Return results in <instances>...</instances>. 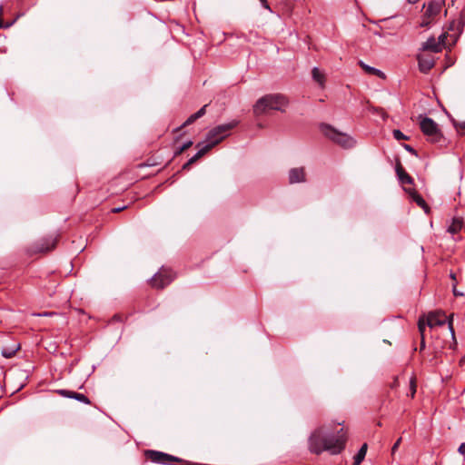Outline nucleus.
<instances>
[{
  "label": "nucleus",
  "instance_id": "obj_1",
  "mask_svg": "<svg viewBox=\"0 0 465 465\" xmlns=\"http://www.w3.org/2000/svg\"><path fill=\"white\" fill-rule=\"evenodd\" d=\"M289 104L288 98L281 94H266L261 97L253 105V114L256 116L265 114L269 110L284 112Z\"/></svg>",
  "mask_w": 465,
  "mask_h": 465
},
{
  "label": "nucleus",
  "instance_id": "obj_2",
  "mask_svg": "<svg viewBox=\"0 0 465 465\" xmlns=\"http://www.w3.org/2000/svg\"><path fill=\"white\" fill-rule=\"evenodd\" d=\"M320 129L326 138L331 140L334 143L342 148L350 149L355 145V141L352 137L345 133L340 132L330 124H322Z\"/></svg>",
  "mask_w": 465,
  "mask_h": 465
},
{
  "label": "nucleus",
  "instance_id": "obj_3",
  "mask_svg": "<svg viewBox=\"0 0 465 465\" xmlns=\"http://www.w3.org/2000/svg\"><path fill=\"white\" fill-rule=\"evenodd\" d=\"M453 316V313H450L449 316H447L444 311L435 310L425 314V319L427 325L431 329L448 323L451 336L454 338Z\"/></svg>",
  "mask_w": 465,
  "mask_h": 465
},
{
  "label": "nucleus",
  "instance_id": "obj_4",
  "mask_svg": "<svg viewBox=\"0 0 465 465\" xmlns=\"http://www.w3.org/2000/svg\"><path fill=\"white\" fill-rule=\"evenodd\" d=\"M347 436L343 429L335 434L325 435V451L332 455L340 454L346 447Z\"/></svg>",
  "mask_w": 465,
  "mask_h": 465
},
{
  "label": "nucleus",
  "instance_id": "obj_5",
  "mask_svg": "<svg viewBox=\"0 0 465 465\" xmlns=\"http://www.w3.org/2000/svg\"><path fill=\"white\" fill-rule=\"evenodd\" d=\"M238 124L237 121L229 124L218 125L209 131L207 134V144H213V147L223 141L230 134V131Z\"/></svg>",
  "mask_w": 465,
  "mask_h": 465
},
{
  "label": "nucleus",
  "instance_id": "obj_6",
  "mask_svg": "<svg viewBox=\"0 0 465 465\" xmlns=\"http://www.w3.org/2000/svg\"><path fill=\"white\" fill-rule=\"evenodd\" d=\"M419 117L420 118V128L423 134L426 135L428 140L431 143L439 142L442 137V134L437 123L429 117H421V115Z\"/></svg>",
  "mask_w": 465,
  "mask_h": 465
},
{
  "label": "nucleus",
  "instance_id": "obj_7",
  "mask_svg": "<svg viewBox=\"0 0 465 465\" xmlns=\"http://www.w3.org/2000/svg\"><path fill=\"white\" fill-rule=\"evenodd\" d=\"M59 240V234H52L35 242L32 248V253H45L52 251Z\"/></svg>",
  "mask_w": 465,
  "mask_h": 465
},
{
  "label": "nucleus",
  "instance_id": "obj_8",
  "mask_svg": "<svg viewBox=\"0 0 465 465\" xmlns=\"http://www.w3.org/2000/svg\"><path fill=\"white\" fill-rule=\"evenodd\" d=\"M308 443L312 453L319 455L325 451V436L322 435L321 430H316L311 434Z\"/></svg>",
  "mask_w": 465,
  "mask_h": 465
},
{
  "label": "nucleus",
  "instance_id": "obj_9",
  "mask_svg": "<svg viewBox=\"0 0 465 465\" xmlns=\"http://www.w3.org/2000/svg\"><path fill=\"white\" fill-rule=\"evenodd\" d=\"M173 275L170 270L162 269L151 280V286L152 288L163 289L173 281Z\"/></svg>",
  "mask_w": 465,
  "mask_h": 465
},
{
  "label": "nucleus",
  "instance_id": "obj_10",
  "mask_svg": "<svg viewBox=\"0 0 465 465\" xmlns=\"http://www.w3.org/2000/svg\"><path fill=\"white\" fill-rule=\"evenodd\" d=\"M55 393H57L60 396L65 397V398L74 399V400H76L80 402H83L84 404H87V405L92 404L89 398L83 393H79L76 391L64 390V389L56 390Z\"/></svg>",
  "mask_w": 465,
  "mask_h": 465
},
{
  "label": "nucleus",
  "instance_id": "obj_11",
  "mask_svg": "<svg viewBox=\"0 0 465 465\" xmlns=\"http://www.w3.org/2000/svg\"><path fill=\"white\" fill-rule=\"evenodd\" d=\"M289 183L291 184L297 183H305L306 182V173L304 167H296L292 168L289 171L288 175Z\"/></svg>",
  "mask_w": 465,
  "mask_h": 465
},
{
  "label": "nucleus",
  "instance_id": "obj_12",
  "mask_svg": "<svg viewBox=\"0 0 465 465\" xmlns=\"http://www.w3.org/2000/svg\"><path fill=\"white\" fill-rule=\"evenodd\" d=\"M419 69L427 74L434 66V59L431 55H418Z\"/></svg>",
  "mask_w": 465,
  "mask_h": 465
},
{
  "label": "nucleus",
  "instance_id": "obj_13",
  "mask_svg": "<svg viewBox=\"0 0 465 465\" xmlns=\"http://www.w3.org/2000/svg\"><path fill=\"white\" fill-rule=\"evenodd\" d=\"M404 190L409 193L410 197L425 211L426 213H430L429 205L414 189L404 187Z\"/></svg>",
  "mask_w": 465,
  "mask_h": 465
},
{
  "label": "nucleus",
  "instance_id": "obj_14",
  "mask_svg": "<svg viewBox=\"0 0 465 465\" xmlns=\"http://www.w3.org/2000/svg\"><path fill=\"white\" fill-rule=\"evenodd\" d=\"M443 5L444 1H431L425 11L426 17H430V19H434V17H436L440 14Z\"/></svg>",
  "mask_w": 465,
  "mask_h": 465
},
{
  "label": "nucleus",
  "instance_id": "obj_15",
  "mask_svg": "<svg viewBox=\"0 0 465 465\" xmlns=\"http://www.w3.org/2000/svg\"><path fill=\"white\" fill-rule=\"evenodd\" d=\"M441 43L437 42L434 37L429 38L422 45V50L439 53L441 51Z\"/></svg>",
  "mask_w": 465,
  "mask_h": 465
},
{
  "label": "nucleus",
  "instance_id": "obj_16",
  "mask_svg": "<svg viewBox=\"0 0 465 465\" xmlns=\"http://www.w3.org/2000/svg\"><path fill=\"white\" fill-rule=\"evenodd\" d=\"M21 349L18 342H15L12 346H5L2 349L1 354L5 359H11L15 356L16 352Z\"/></svg>",
  "mask_w": 465,
  "mask_h": 465
},
{
  "label": "nucleus",
  "instance_id": "obj_17",
  "mask_svg": "<svg viewBox=\"0 0 465 465\" xmlns=\"http://www.w3.org/2000/svg\"><path fill=\"white\" fill-rule=\"evenodd\" d=\"M359 65L362 68V70H364L365 73H367L369 74H374L381 78H385V74L381 71H380L374 67L367 65L362 61H359Z\"/></svg>",
  "mask_w": 465,
  "mask_h": 465
},
{
  "label": "nucleus",
  "instance_id": "obj_18",
  "mask_svg": "<svg viewBox=\"0 0 465 465\" xmlns=\"http://www.w3.org/2000/svg\"><path fill=\"white\" fill-rule=\"evenodd\" d=\"M462 226H463L462 219L459 218V217H455V218H453L451 224L449 226L448 232L450 233L455 234L462 229Z\"/></svg>",
  "mask_w": 465,
  "mask_h": 465
},
{
  "label": "nucleus",
  "instance_id": "obj_19",
  "mask_svg": "<svg viewBox=\"0 0 465 465\" xmlns=\"http://www.w3.org/2000/svg\"><path fill=\"white\" fill-rule=\"evenodd\" d=\"M367 448V443L362 444V446L360 448L357 454L353 458V465H360L366 456Z\"/></svg>",
  "mask_w": 465,
  "mask_h": 465
},
{
  "label": "nucleus",
  "instance_id": "obj_20",
  "mask_svg": "<svg viewBox=\"0 0 465 465\" xmlns=\"http://www.w3.org/2000/svg\"><path fill=\"white\" fill-rule=\"evenodd\" d=\"M312 78L315 82H317L321 86H323L324 85V82H325V75L324 74H322L319 68L317 67H314L312 70Z\"/></svg>",
  "mask_w": 465,
  "mask_h": 465
},
{
  "label": "nucleus",
  "instance_id": "obj_21",
  "mask_svg": "<svg viewBox=\"0 0 465 465\" xmlns=\"http://www.w3.org/2000/svg\"><path fill=\"white\" fill-rule=\"evenodd\" d=\"M417 325H418L419 332L420 334V338L425 337V329H426V326H428L426 323L425 314L419 317Z\"/></svg>",
  "mask_w": 465,
  "mask_h": 465
},
{
  "label": "nucleus",
  "instance_id": "obj_22",
  "mask_svg": "<svg viewBox=\"0 0 465 465\" xmlns=\"http://www.w3.org/2000/svg\"><path fill=\"white\" fill-rule=\"evenodd\" d=\"M213 148V143L204 145L203 148H201L199 150V152L194 156H193V160L195 162H197L199 159H201L203 155H205Z\"/></svg>",
  "mask_w": 465,
  "mask_h": 465
},
{
  "label": "nucleus",
  "instance_id": "obj_23",
  "mask_svg": "<svg viewBox=\"0 0 465 465\" xmlns=\"http://www.w3.org/2000/svg\"><path fill=\"white\" fill-rule=\"evenodd\" d=\"M213 148V143L204 145L203 148H201L199 150V152L194 156H193V160L195 162H197L199 159H201L203 155H205Z\"/></svg>",
  "mask_w": 465,
  "mask_h": 465
},
{
  "label": "nucleus",
  "instance_id": "obj_24",
  "mask_svg": "<svg viewBox=\"0 0 465 465\" xmlns=\"http://www.w3.org/2000/svg\"><path fill=\"white\" fill-rule=\"evenodd\" d=\"M213 148V143L204 145L203 148H201L199 150V152L194 156H193V160L195 162H197L199 159H201L203 155H205Z\"/></svg>",
  "mask_w": 465,
  "mask_h": 465
},
{
  "label": "nucleus",
  "instance_id": "obj_25",
  "mask_svg": "<svg viewBox=\"0 0 465 465\" xmlns=\"http://www.w3.org/2000/svg\"><path fill=\"white\" fill-rule=\"evenodd\" d=\"M417 392V378L413 374L410 379V396L411 399L415 397Z\"/></svg>",
  "mask_w": 465,
  "mask_h": 465
},
{
  "label": "nucleus",
  "instance_id": "obj_26",
  "mask_svg": "<svg viewBox=\"0 0 465 465\" xmlns=\"http://www.w3.org/2000/svg\"><path fill=\"white\" fill-rule=\"evenodd\" d=\"M199 118L197 117L196 114H192L183 124L182 126H180L179 128H177L175 131H180L182 130L183 127L185 126H188L190 124H192L193 123H194L196 120H198Z\"/></svg>",
  "mask_w": 465,
  "mask_h": 465
},
{
  "label": "nucleus",
  "instance_id": "obj_27",
  "mask_svg": "<svg viewBox=\"0 0 465 465\" xmlns=\"http://www.w3.org/2000/svg\"><path fill=\"white\" fill-rule=\"evenodd\" d=\"M396 173H397V175L399 177V180H402V178L404 177V175L407 174V173L405 172V170L403 169V167L401 166V163H397V165H396Z\"/></svg>",
  "mask_w": 465,
  "mask_h": 465
},
{
  "label": "nucleus",
  "instance_id": "obj_28",
  "mask_svg": "<svg viewBox=\"0 0 465 465\" xmlns=\"http://www.w3.org/2000/svg\"><path fill=\"white\" fill-rule=\"evenodd\" d=\"M193 145V142L192 141H189L187 143H185L181 148H179V150H177L175 152V155H180L182 154L183 153H184L186 150H188L191 146Z\"/></svg>",
  "mask_w": 465,
  "mask_h": 465
},
{
  "label": "nucleus",
  "instance_id": "obj_29",
  "mask_svg": "<svg viewBox=\"0 0 465 465\" xmlns=\"http://www.w3.org/2000/svg\"><path fill=\"white\" fill-rule=\"evenodd\" d=\"M393 137L398 141L409 139V137L402 134L400 130H393Z\"/></svg>",
  "mask_w": 465,
  "mask_h": 465
},
{
  "label": "nucleus",
  "instance_id": "obj_30",
  "mask_svg": "<svg viewBox=\"0 0 465 465\" xmlns=\"http://www.w3.org/2000/svg\"><path fill=\"white\" fill-rule=\"evenodd\" d=\"M432 20L433 19H430V17H426V13H424L420 25L421 27H427L430 25V24L431 23Z\"/></svg>",
  "mask_w": 465,
  "mask_h": 465
},
{
  "label": "nucleus",
  "instance_id": "obj_31",
  "mask_svg": "<svg viewBox=\"0 0 465 465\" xmlns=\"http://www.w3.org/2000/svg\"><path fill=\"white\" fill-rule=\"evenodd\" d=\"M402 184H413V179L408 173L404 175L402 180H400Z\"/></svg>",
  "mask_w": 465,
  "mask_h": 465
},
{
  "label": "nucleus",
  "instance_id": "obj_32",
  "mask_svg": "<svg viewBox=\"0 0 465 465\" xmlns=\"http://www.w3.org/2000/svg\"><path fill=\"white\" fill-rule=\"evenodd\" d=\"M370 109L377 114H380L383 118L387 117V114L384 112V110L382 108H376L373 106H370Z\"/></svg>",
  "mask_w": 465,
  "mask_h": 465
},
{
  "label": "nucleus",
  "instance_id": "obj_33",
  "mask_svg": "<svg viewBox=\"0 0 465 465\" xmlns=\"http://www.w3.org/2000/svg\"><path fill=\"white\" fill-rule=\"evenodd\" d=\"M208 104H204L199 111L195 113L199 119L206 114V108L208 107Z\"/></svg>",
  "mask_w": 465,
  "mask_h": 465
},
{
  "label": "nucleus",
  "instance_id": "obj_34",
  "mask_svg": "<svg viewBox=\"0 0 465 465\" xmlns=\"http://www.w3.org/2000/svg\"><path fill=\"white\" fill-rule=\"evenodd\" d=\"M125 319H126V317H124L122 314H114L112 317V322H124Z\"/></svg>",
  "mask_w": 465,
  "mask_h": 465
},
{
  "label": "nucleus",
  "instance_id": "obj_35",
  "mask_svg": "<svg viewBox=\"0 0 465 465\" xmlns=\"http://www.w3.org/2000/svg\"><path fill=\"white\" fill-rule=\"evenodd\" d=\"M450 278H451V282H452V283H451L452 291H456V288H457L456 275L454 273H451Z\"/></svg>",
  "mask_w": 465,
  "mask_h": 465
},
{
  "label": "nucleus",
  "instance_id": "obj_36",
  "mask_svg": "<svg viewBox=\"0 0 465 465\" xmlns=\"http://www.w3.org/2000/svg\"><path fill=\"white\" fill-rule=\"evenodd\" d=\"M446 38H447L446 34H442V35L439 37V39L437 40V42H440V43H441V48H442L443 46H445V45H446V44H445V40H446Z\"/></svg>",
  "mask_w": 465,
  "mask_h": 465
},
{
  "label": "nucleus",
  "instance_id": "obj_37",
  "mask_svg": "<svg viewBox=\"0 0 465 465\" xmlns=\"http://www.w3.org/2000/svg\"><path fill=\"white\" fill-rule=\"evenodd\" d=\"M454 125H455V127H456L458 130H460V129L465 130V121L460 122V123L454 122Z\"/></svg>",
  "mask_w": 465,
  "mask_h": 465
},
{
  "label": "nucleus",
  "instance_id": "obj_38",
  "mask_svg": "<svg viewBox=\"0 0 465 465\" xmlns=\"http://www.w3.org/2000/svg\"><path fill=\"white\" fill-rule=\"evenodd\" d=\"M403 147L414 155H417V152L409 144H403Z\"/></svg>",
  "mask_w": 465,
  "mask_h": 465
},
{
  "label": "nucleus",
  "instance_id": "obj_39",
  "mask_svg": "<svg viewBox=\"0 0 465 465\" xmlns=\"http://www.w3.org/2000/svg\"><path fill=\"white\" fill-rule=\"evenodd\" d=\"M401 438H399L396 442L393 444L392 448H391V451L392 453L395 452V450L398 449L399 445L401 444Z\"/></svg>",
  "mask_w": 465,
  "mask_h": 465
},
{
  "label": "nucleus",
  "instance_id": "obj_40",
  "mask_svg": "<svg viewBox=\"0 0 465 465\" xmlns=\"http://www.w3.org/2000/svg\"><path fill=\"white\" fill-rule=\"evenodd\" d=\"M426 343H425V337L420 338V352H421L425 349Z\"/></svg>",
  "mask_w": 465,
  "mask_h": 465
},
{
  "label": "nucleus",
  "instance_id": "obj_41",
  "mask_svg": "<svg viewBox=\"0 0 465 465\" xmlns=\"http://www.w3.org/2000/svg\"><path fill=\"white\" fill-rule=\"evenodd\" d=\"M390 386L391 389H394L399 386L398 377H394L393 382Z\"/></svg>",
  "mask_w": 465,
  "mask_h": 465
},
{
  "label": "nucleus",
  "instance_id": "obj_42",
  "mask_svg": "<svg viewBox=\"0 0 465 465\" xmlns=\"http://www.w3.org/2000/svg\"><path fill=\"white\" fill-rule=\"evenodd\" d=\"M458 450L460 454L465 455V441L460 444Z\"/></svg>",
  "mask_w": 465,
  "mask_h": 465
},
{
  "label": "nucleus",
  "instance_id": "obj_43",
  "mask_svg": "<svg viewBox=\"0 0 465 465\" xmlns=\"http://www.w3.org/2000/svg\"><path fill=\"white\" fill-rule=\"evenodd\" d=\"M262 5L266 8V9H269L270 10V6H269V4H268V1L267 0H260Z\"/></svg>",
  "mask_w": 465,
  "mask_h": 465
},
{
  "label": "nucleus",
  "instance_id": "obj_44",
  "mask_svg": "<svg viewBox=\"0 0 465 465\" xmlns=\"http://www.w3.org/2000/svg\"><path fill=\"white\" fill-rule=\"evenodd\" d=\"M126 208V206H123V207H119V208H114L112 210L113 213H120L121 211L124 210Z\"/></svg>",
  "mask_w": 465,
  "mask_h": 465
},
{
  "label": "nucleus",
  "instance_id": "obj_45",
  "mask_svg": "<svg viewBox=\"0 0 465 465\" xmlns=\"http://www.w3.org/2000/svg\"><path fill=\"white\" fill-rule=\"evenodd\" d=\"M192 164H189V162H187L183 165L182 170H189Z\"/></svg>",
  "mask_w": 465,
  "mask_h": 465
},
{
  "label": "nucleus",
  "instance_id": "obj_46",
  "mask_svg": "<svg viewBox=\"0 0 465 465\" xmlns=\"http://www.w3.org/2000/svg\"><path fill=\"white\" fill-rule=\"evenodd\" d=\"M192 164H189V162H187L183 165L182 170H189Z\"/></svg>",
  "mask_w": 465,
  "mask_h": 465
},
{
  "label": "nucleus",
  "instance_id": "obj_47",
  "mask_svg": "<svg viewBox=\"0 0 465 465\" xmlns=\"http://www.w3.org/2000/svg\"><path fill=\"white\" fill-rule=\"evenodd\" d=\"M3 15V7L0 6V17L2 16ZM4 27V23L2 21V19L0 18V28Z\"/></svg>",
  "mask_w": 465,
  "mask_h": 465
},
{
  "label": "nucleus",
  "instance_id": "obj_48",
  "mask_svg": "<svg viewBox=\"0 0 465 465\" xmlns=\"http://www.w3.org/2000/svg\"><path fill=\"white\" fill-rule=\"evenodd\" d=\"M454 296H463L464 292H453Z\"/></svg>",
  "mask_w": 465,
  "mask_h": 465
},
{
  "label": "nucleus",
  "instance_id": "obj_49",
  "mask_svg": "<svg viewBox=\"0 0 465 465\" xmlns=\"http://www.w3.org/2000/svg\"><path fill=\"white\" fill-rule=\"evenodd\" d=\"M188 162H189V164H192V165H193V163H196V162L193 160V157H192Z\"/></svg>",
  "mask_w": 465,
  "mask_h": 465
},
{
  "label": "nucleus",
  "instance_id": "obj_50",
  "mask_svg": "<svg viewBox=\"0 0 465 465\" xmlns=\"http://www.w3.org/2000/svg\"><path fill=\"white\" fill-rule=\"evenodd\" d=\"M453 27H454V22L452 24H450V29L453 30Z\"/></svg>",
  "mask_w": 465,
  "mask_h": 465
},
{
  "label": "nucleus",
  "instance_id": "obj_51",
  "mask_svg": "<svg viewBox=\"0 0 465 465\" xmlns=\"http://www.w3.org/2000/svg\"><path fill=\"white\" fill-rule=\"evenodd\" d=\"M419 0H409L410 3H416L418 2Z\"/></svg>",
  "mask_w": 465,
  "mask_h": 465
},
{
  "label": "nucleus",
  "instance_id": "obj_52",
  "mask_svg": "<svg viewBox=\"0 0 465 465\" xmlns=\"http://www.w3.org/2000/svg\"><path fill=\"white\" fill-rule=\"evenodd\" d=\"M258 127H259V128H263V125H262V124H258Z\"/></svg>",
  "mask_w": 465,
  "mask_h": 465
},
{
  "label": "nucleus",
  "instance_id": "obj_53",
  "mask_svg": "<svg viewBox=\"0 0 465 465\" xmlns=\"http://www.w3.org/2000/svg\"><path fill=\"white\" fill-rule=\"evenodd\" d=\"M79 312L80 313H84V310H82V309H79Z\"/></svg>",
  "mask_w": 465,
  "mask_h": 465
},
{
  "label": "nucleus",
  "instance_id": "obj_54",
  "mask_svg": "<svg viewBox=\"0 0 465 465\" xmlns=\"http://www.w3.org/2000/svg\"><path fill=\"white\" fill-rule=\"evenodd\" d=\"M453 340H455V337L453 338ZM454 343H457V341H454Z\"/></svg>",
  "mask_w": 465,
  "mask_h": 465
}]
</instances>
